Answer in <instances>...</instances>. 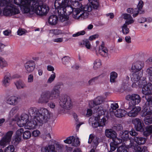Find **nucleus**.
<instances>
[{
    "label": "nucleus",
    "instance_id": "obj_11",
    "mask_svg": "<svg viewBox=\"0 0 152 152\" xmlns=\"http://www.w3.org/2000/svg\"><path fill=\"white\" fill-rule=\"evenodd\" d=\"M73 17L75 18L81 17L84 19L87 18L89 15L88 12L84 11L80 8L75 9L73 12Z\"/></svg>",
    "mask_w": 152,
    "mask_h": 152
},
{
    "label": "nucleus",
    "instance_id": "obj_49",
    "mask_svg": "<svg viewBox=\"0 0 152 152\" xmlns=\"http://www.w3.org/2000/svg\"><path fill=\"white\" fill-rule=\"evenodd\" d=\"M15 148L12 145H10L5 148L4 152H14Z\"/></svg>",
    "mask_w": 152,
    "mask_h": 152
},
{
    "label": "nucleus",
    "instance_id": "obj_10",
    "mask_svg": "<svg viewBox=\"0 0 152 152\" xmlns=\"http://www.w3.org/2000/svg\"><path fill=\"white\" fill-rule=\"evenodd\" d=\"M50 98L49 96V91H45L43 92L41 94L38 99V102L41 104H46L48 103Z\"/></svg>",
    "mask_w": 152,
    "mask_h": 152
},
{
    "label": "nucleus",
    "instance_id": "obj_31",
    "mask_svg": "<svg viewBox=\"0 0 152 152\" xmlns=\"http://www.w3.org/2000/svg\"><path fill=\"white\" fill-rule=\"evenodd\" d=\"M16 88L18 89L24 88L26 87L25 83L21 80H19L14 83Z\"/></svg>",
    "mask_w": 152,
    "mask_h": 152
},
{
    "label": "nucleus",
    "instance_id": "obj_35",
    "mask_svg": "<svg viewBox=\"0 0 152 152\" xmlns=\"http://www.w3.org/2000/svg\"><path fill=\"white\" fill-rule=\"evenodd\" d=\"M146 78L145 77H143L142 79H140L136 83V87L137 86H139V87H143L145 86L147 84V82L146 80Z\"/></svg>",
    "mask_w": 152,
    "mask_h": 152
},
{
    "label": "nucleus",
    "instance_id": "obj_26",
    "mask_svg": "<svg viewBox=\"0 0 152 152\" xmlns=\"http://www.w3.org/2000/svg\"><path fill=\"white\" fill-rule=\"evenodd\" d=\"M45 0H15L16 3L18 4H35L36 2L39 3V2H43Z\"/></svg>",
    "mask_w": 152,
    "mask_h": 152
},
{
    "label": "nucleus",
    "instance_id": "obj_13",
    "mask_svg": "<svg viewBox=\"0 0 152 152\" xmlns=\"http://www.w3.org/2000/svg\"><path fill=\"white\" fill-rule=\"evenodd\" d=\"M129 145H126L128 148H132L134 149V152H145L147 149L146 147H141L140 145L134 143L133 142H131Z\"/></svg>",
    "mask_w": 152,
    "mask_h": 152
},
{
    "label": "nucleus",
    "instance_id": "obj_6",
    "mask_svg": "<svg viewBox=\"0 0 152 152\" xmlns=\"http://www.w3.org/2000/svg\"><path fill=\"white\" fill-rule=\"evenodd\" d=\"M126 99L129 101V108L131 109L132 107L135 106L136 104H138L141 102V98L137 94H133L126 96Z\"/></svg>",
    "mask_w": 152,
    "mask_h": 152
},
{
    "label": "nucleus",
    "instance_id": "obj_42",
    "mask_svg": "<svg viewBox=\"0 0 152 152\" xmlns=\"http://www.w3.org/2000/svg\"><path fill=\"white\" fill-rule=\"evenodd\" d=\"M152 133V125L148 126L146 127V130L144 132V135L147 137L149 136L150 134Z\"/></svg>",
    "mask_w": 152,
    "mask_h": 152
},
{
    "label": "nucleus",
    "instance_id": "obj_7",
    "mask_svg": "<svg viewBox=\"0 0 152 152\" xmlns=\"http://www.w3.org/2000/svg\"><path fill=\"white\" fill-rule=\"evenodd\" d=\"M142 73L140 72H133L130 75L132 81L133 82L132 86L133 87H136V83H137L142 75Z\"/></svg>",
    "mask_w": 152,
    "mask_h": 152
},
{
    "label": "nucleus",
    "instance_id": "obj_53",
    "mask_svg": "<svg viewBox=\"0 0 152 152\" xmlns=\"http://www.w3.org/2000/svg\"><path fill=\"white\" fill-rule=\"evenodd\" d=\"M27 122L23 120L22 119H20V118L17 121L18 125L20 127H22L25 126Z\"/></svg>",
    "mask_w": 152,
    "mask_h": 152
},
{
    "label": "nucleus",
    "instance_id": "obj_60",
    "mask_svg": "<svg viewBox=\"0 0 152 152\" xmlns=\"http://www.w3.org/2000/svg\"><path fill=\"white\" fill-rule=\"evenodd\" d=\"M110 107L113 111L115 110L118 107V104L116 103H112L111 104Z\"/></svg>",
    "mask_w": 152,
    "mask_h": 152
},
{
    "label": "nucleus",
    "instance_id": "obj_24",
    "mask_svg": "<svg viewBox=\"0 0 152 152\" xmlns=\"http://www.w3.org/2000/svg\"><path fill=\"white\" fill-rule=\"evenodd\" d=\"M103 98L101 96L96 98L93 101H90L89 103V107H93L95 105H101L103 101Z\"/></svg>",
    "mask_w": 152,
    "mask_h": 152
},
{
    "label": "nucleus",
    "instance_id": "obj_8",
    "mask_svg": "<svg viewBox=\"0 0 152 152\" xmlns=\"http://www.w3.org/2000/svg\"><path fill=\"white\" fill-rule=\"evenodd\" d=\"M59 102L60 106L65 109H69L72 106L70 99L65 96L61 97Z\"/></svg>",
    "mask_w": 152,
    "mask_h": 152
},
{
    "label": "nucleus",
    "instance_id": "obj_5",
    "mask_svg": "<svg viewBox=\"0 0 152 152\" xmlns=\"http://www.w3.org/2000/svg\"><path fill=\"white\" fill-rule=\"evenodd\" d=\"M5 6L6 7L4 8L3 13L5 16H10L20 13V11L18 7L13 4H11L10 5H8L7 3Z\"/></svg>",
    "mask_w": 152,
    "mask_h": 152
},
{
    "label": "nucleus",
    "instance_id": "obj_45",
    "mask_svg": "<svg viewBox=\"0 0 152 152\" xmlns=\"http://www.w3.org/2000/svg\"><path fill=\"white\" fill-rule=\"evenodd\" d=\"M144 121L145 124L147 125L152 124V117L150 116H146L144 118Z\"/></svg>",
    "mask_w": 152,
    "mask_h": 152
},
{
    "label": "nucleus",
    "instance_id": "obj_16",
    "mask_svg": "<svg viewBox=\"0 0 152 152\" xmlns=\"http://www.w3.org/2000/svg\"><path fill=\"white\" fill-rule=\"evenodd\" d=\"M23 129L22 128L17 131L15 138L13 139L12 142V144L16 145L19 143L21 139L22 135L23 133Z\"/></svg>",
    "mask_w": 152,
    "mask_h": 152
},
{
    "label": "nucleus",
    "instance_id": "obj_62",
    "mask_svg": "<svg viewBox=\"0 0 152 152\" xmlns=\"http://www.w3.org/2000/svg\"><path fill=\"white\" fill-rule=\"evenodd\" d=\"M25 30L21 28H19L17 31V34L18 35L21 36L25 33Z\"/></svg>",
    "mask_w": 152,
    "mask_h": 152
},
{
    "label": "nucleus",
    "instance_id": "obj_27",
    "mask_svg": "<svg viewBox=\"0 0 152 152\" xmlns=\"http://www.w3.org/2000/svg\"><path fill=\"white\" fill-rule=\"evenodd\" d=\"M105 134L107 137L112 139L116 137V132L112 129H106L105 131Z\"/></svg>",
    "mask_w": 152,
    "mask_h": 152
},
{
    "label": "nucleus",
    "instance_id": "obj_25",
    "mask_svg": "<svg viewBox=\"0 0 152 152\" xmlns=\"http://www.w3.org/2000/svg\"><path fill=\"white\" fill-rule=\"evenodd\" d=\"M144 66V64L140 61H137L134 64L132 67L133 72H139Z\"/></svg>",
    "mask_w": 152,
    "mask_h": 152
},
{
    "label": "nucleus",
    "instance_id": "obj_46",
    "mask_svg": "<svg viewBox=\"0 0 152 152\" xmlns=\"http://www.w3.org/2000/svg\"><path fill=\"white\" fill-rule=\"evenodd\" d=\"M146 72L148 75L150 81L152 82V66L147 69Z\"/></svg>",
    "mask_w": 152,
    "mask_h": 152
},
{
    "label": "nucleus",
    "instance_id": "obj_34",
    "mask_svg": "<svg viewBox=\"0 0 152 152\" xmlns=\"http://www.w3.org/2000/svg\"><path fill=\"white\" fill-rule=\"evenodd\" d=\"M14 2L15 4L19 6H23V12L24 13H28L29 12L30 9L28 7V6L31 5V7H32V4H26L23 5L22 4H18V3H16V1L15 0H14Z\"/></svg>",
    "mask_w": 152,
    "mask_h": 152
},
{
    "label": "nucleus",
    "instance_id": "obj_23",
    "mask_svg": "<svg viewBox=\"0 0 152 152\" xmlns=\"http://www.w3.org/2000/svg\"><path fill=\"white\" fill-rule=\"evenodd\" d=\"M128 109L131 110L128 113V115L129 117H135L136 116L139 112L140 111L141 107H136L135 106L132 107L130 109L129 107L128 108Z\"/></svg>",
    "mask_w": 152,
    "mask_h": 152
},
{
    "label": "nucleus",
    "instance_id": "obj_63",
    "mask_svg": "<svg viewBox=\"0 0 152 152\" xmlns=\"http://www.w3.org/2000/svg\"><path fill=\"white\" fill-rule=\"evenodd\" d=\"M40 134V132L38 130H35L33 131L32 133V135L33 137H35L38 136Z\"/></svg>",
    "mask_w": 152,
    "mask_h": 152
},
{
    "label": "nucleus",
    "instance_id": "obj_33",
    "mask_svg": "<svg viewBox=\"0 0 152 152\" xmlns=\"http://www.w3.org/2000/svg\"><path fill=\"white\" fill-rule=\"evenodd\" d=\"M129 132L128 131L126 130L124 132L121 131L120 133V135L121 137L124 140V141L128 140Z\"/></svg>",
    "mask_w": 152,
    "mask_h": 152
},
{
    "label": "nucleus",
    "instance_id": "obj_17",
    "mask_svg": "<svg viewBox=\"0 0 152 152\" xmlns=\"http://www.w3.org/2000/svg\"><path fill=\"white\" fill-rule=\"evenodd\" d=\"M20 100V97L13 96L7 97L6 99V102L8 104L15 106L18 103Z\"/></svg>",
    "mask_w": 152,
    "mask_h": 152
},
{
    "label": "nucleus",
    "instance_id": "obj_18",
    "mask_svg": "<svg viewBox=\"0 0 152 152\" xmlns=\"http://www.w3.org/2000/svg\"><path fill=\"white\" fill-rule=\"evenodd\" d=\"M132 123L134 125V127L137 131H142L143 130L144 125L141 120L138 118H135L132 121Z\"/></svg>",
    "mask_w": 152,
    "mask_h": 152
},
{
    "label": "nucleus",
    "instance_id": "obj_50",
    "mask_svg": "<svg viewBox=\"0 0 152 152\" xmlns=\"http://www.w3.org/2000/svg\"><path fill=\"white\" fill-rule=\"evenodd\" d=\"M23 133V137L24 139H29L31 136V134L29 131H26Z\"/></svg>",
    "mask_w": 152,
    "mask_h": 152
},
{
    "label": "nucleus",
    "instance_id": "obj_39",
    "mask_svg": "<svg viewBox=\"0 0 152 152\" xmlns=\"http://www.w3.org/2000/svg\"><path fill=\"white\" fill-rule=\"evenodd\" d=\"M145 98L147 101L146 104L148 105H152V94H148L145 95Z\"/></svg>",
    "mask_w": 152,
    "mask_h": 152
},
{
    "label": "nucleus",
    "instance_id": "obj_58",
    "mask_svg": "<svg viewBox=\"0 0 152 152\" xmlns=\"http://www.w3.org/2000/svg\"><path fill=\"white\" fill-rule=\"evenodd\" d=\"M100 75L95 77L91 79L88 82L89 85H93V83L96 80H97L98 78L99 77Z\"/></svg>",
    "mask_w": 152,
    "mask_h": 152
},
{
    "label": "nucleus",
    "instance_id": "obj_43",
    "mask_svg": "<svg viewBox=\"0 0 152 152\" xmlns=\"http://www.w3.org/2000/svg\"><path fill=\"white\" fill-rule=\"evenodd\" d=\"M80 9L85 11L90 12L92 10V7L90 4H87L84 7L82 6L80 7Z\"/></svg>",
    "mask_w": 152,
    "mask_h": 152
},
{
    "label": "nucleus",
    "instance_id": "obj_40",
    "mask_svg": "<svg viewBox=\"0 0 152 152\" xmlns=\"http://www.w3.org/2000/svg\"><path fill=\"white\" fill-rule=\"evenodd\" d=\"M110 82L111 83H115V79L117 77V74L114 72H111L110 74Z\"/></svg>",
    "mask_w": 152,
    "mask_h": 152
},
{
    "label": "nucleus",
    "instance_id": "obj_20",
    "mask_svg": "<svg viewBox=\"0 0 152 152\" xmlns=\"http://www.w3.org/2000/svg\"><path fill=\"white\" fill-rule=\"evenodd\" d=\"M64 143L69 144L72 142V145L74 146H77L80 144V141L76 139H75L73 136H70L67 137L66 140L64 141Z\"/></svg>",
    "mask_w": 152,
    "mask_h": 152
},
{
    "label": "nucleus",
    "instance_id": "obj_48",
    "mask_svg": "<svg viewBox=\"0 0 152 152\" xmlns=\"http://www.w3.org/2000/svg\"><path fill=\"white\" fill-rule=\"evenodd\" d=\"M7 65L8 64L4 58L0 57V66L1 68H3L6 67Z\"/></svg>",
    "mask_w": 152,
    "mask_h": 152
},
{
    "label": "nucleus",
    "instance_id": "obj_56",
    "mask_svg": "<svg viewBox=\"0 0 152 152\" xmlns=\"http://www.w3.org/2000/svg\"><path fill=\"white\" fill-rule=\"evenodd\" d=\"M20 118L22 119L23 120L27 122L29 118L28 115L27 114L24 113L21 115Z\"/></svg>",
    "mask_w": 152,
    "mask_h": 152
},
{
    "label": "nucleus",
    "instance_id": "obj_29",
    "mask_svg": "<svg viewBox=\"0 0 152 152\" xmlns=\"http://www.w3.org/2000/svg\"><path fill=\"white\" fill-rule=\"evenodd\" d=\"M58 20V17L56 15H51L49 17L48 20V23L51 25H56L57 23Z\"/></svg>",
    "mask_w": 152,
    "mask_h": 152
},
{
    "label": "nucleus",
    "instance_id": "obj_36",
    "mask_svg": "<svg viewBox=\"0 0 152 152\" xmlns=\"http://www.w3.org/2000/svg\"><path fill=\"white\" fill-rule=\"evenodd\" d=\"M129 24H130L127 23H126L124 24L123 26H122V31L123 34L126 35L129 33V29L128 28L127 26Z\"/></svg>",
    "mask_w": 152,
    "mask_h": 152
},
{
    "label": "nucleus",
    "instance_id": "obj_14",
    "mask_svg": "<svg viewBox=\"0 0 152 152\" xmlns=\"http://www.w3.org/2000/svg\"><path fill=\"white\" fill-rule=\"evenodd\" d=\"M99 139L98 137L92 134L89 135L88 143L91 144V146L94 149H96L99 143Z\"/></svg>",
    "mask_w": 152,
    "mask_h": 152
},
{
    "label": "nucleus",
    "instance_id": "obj_37",
    "mask_svg": "<svg viewBox=\"0 0 152 152\" xmlns=\"http://www.w3.org/2000/svg\"><path fill=\"white\" fill-rule=\"evenodd\" d=\"M70 58L69 56H65L62 59V63L67 66H68L70 64Z\"/></svg>",
    "mask_w": 152,
    "mask_h": 152
},
{
    "label": "nucleus",
    "instance_id": "obj_21",
    "mask_svg": "<svg viewBox=\"0 0 152 152\" xmlns=\"http://www.w3.org/2000/svg\"><path fill=\"white\" fill-rule=\"evenodd\" d=\"M24 66L27 72L30 73L34 71L35 68V64L33 61H29L25 64Z\"/></svg>",
    "mask_w": 152,
    "mask_h": 152
},
{
    "label": "nucleus",
    "instance_id": "obj_64",
    "mask_svg": "<svg viewBox=\"0 0 152 152\" xmlns=\"http://www.w3.org/2000/svg\"><path fill=\"white\" fill-rule=\"evenodd\" d=\"M93 2V3H91V5L92 7V8H93L95 9H97L99 6V3L98 1L95 2Z\"/></svg>",
    "mask_w": 152,
    "mask_h": 152
},
{
    "label": "nucleus",
    "instance_id": "obj_47",
    "mask_svg": "<svg viewBox=\"0 0 152 152\" xmlns=\"http://www.w3.org/2000/svg\"><path fill=\"white\" fill-rule=\"evenodd\" d=\"M101 65V61L99 59H96L94 63V68L95 69L99 68Z\"/></svg>",
    "mask_w": 152,
    "mask_h": 152
},
{
    "label": "nucleus",
    "instance_id": "obj_44",
    "mask_svg": "<svg viewBox=\"0 0 152 152\" xmlns=\"http://www.w3.org/2000/svg\"><path fill=\"white\" fill-rule=\"evenodd\" d=\"M80 45H85L86 47L88 49H90L91 47V45L88 39L82 41L80 42Z\"/></svg>",
    "mask_w": 152,
    "mask_h": 152
},
{
    "label": "nucleus",
    "instance_id": "obj_30",
    "mask_svg": "<svg viewBox=\"0 0 152 152\" xmlns=\"http://www.w3.org/2000/svg\"><path fill=\"white\" fill-rule=\"evenodd\" d=\"M123 16L124 19L127 20L125 23H127V24H131L134 22V21L130 15L125 13L123 14Z\"/></svg>",
    "mask_w": 152,
    "mask_h": 152
},
{
    "label": "nucleus",
    "instance_id": "obj_32",
    "mask_svg": "<svg viewBox=\"0 0 152 152\" xmlns=\"http://www.w3.org/2000/svg\"><path fill=\"white\" fill-rule=\"evenodd\" d=\"M126 111L124 110L119 109L115 112V115L118 118H121L125 116Z\"/></svg>",
    "mask_w": 152,
    "mask_h": 152
},
{
    "label": "nucleus",
    "instance_id": "obj_51",
    "mask_svg": "<svg viewBox=\"0 0 152 152\" xmlns=\"http://www.w3.org/2000/svg\"><path fill=\"white\" fill-rule=\"evenodd\" d=\"M56 77L55 73L53 72H52V74L48 80L47 83H50L53 81Z\"/></svg>",
    "mask_w": 152,
    "mask_h": 152
},
{
    "label": "nucleus",
    "instance_id": "obj_38",
    "mask_svg": "<svg viewBox=\"0 0 152 152\" xmlns=\"http://www.w3.org/2000/svg\"><path fill=\"white\" fill-rule=\"evenodd\" d=\"M143 5L144 3L143 1L142 0L140 1L137 6V10L139 11L140 14H143L144 13V11L142 9Z\"/></svg>",
    "mask_w": 152,
    "mask_h": 152
},
{
    "label": "nucleus",
    "instance_id": "obj_55",
    "mask_svg": "<svg viewBox=\"0 0 152 152\" xmlns=\"http://www.w3.org/2000/svg\"><path fill=\"white\" fill-rule=\"evenodd\" d=\"M118 152H128V151L126 147L123 146H121L117 149Z\"/></svg>",
    "mask_w": 152,
    "mask_h": 152
},
{
    "label": "nucleus",
    "instance_id": "obj_59",
    "mask_svg": "<svg viewBox=\"0 0 152 152\" xmlns=\"http://www.w3.org/2000/svg\"><path fill=\"white\" fill-rule=\"evenodd\" d=\"M112 140H113L112 142H114V143L118 146L119 144L121 143L122 142V140L116 137L113 139H112Z\"/></svg>",
    "mask_w": 152,
    "mask_h": 152
},
{
    "label": "nucleus",
    "instance_id": "obj_61",
    "mask_svg": "<svg viewBox=\"0 0 152 152\" xmlns=\"http://www.w3.org/2000/svg\"><path fill=\"white\" fill-rule=\"evenodd\" d=\"M106 121V119L104 118H102L101 120L99 122V126H105Z\"/></svg>",
    "mask_w": 152,
    "mask_h": 152
},
{
    "label": "nucleus",
    "instance_id": "obj_41",
    "mask_svg": "<svg viewBox=\"0 0 152 152\" xmlns=\"http://www.w3.org/2000/svg\"><path fill=\"white\" fill-rule=\"evenodd\" d=\"M13 134V132L12 131H9L7 133L5 136L3 138L7 140V141L9 142L11 140Z\"/></svg>",
    "mask_w": 152,
    "mask_h": 152
},
{
    "label": "nucleus",
    "instance_id": "obj_57",
    "mask_svg": "<svg viewBox=\"0 0 152 152\" xmlns=\"http://www.w3.org/2000/svg\"><path fill=\"white\" fill-rule=\"evenodd\" d=\"M113 129H115L117 131H121L123 129V127L121 124H117L113 127Z\"/></svg>",
    "mask_w": 152,
    "mask_h": 152
},
{
    "label": "nucleus",
    "instance_id": "obj_22",
    "mask_svg": "<svg viewBox=\"0 0 152 152\" xmlns=\"http://www.w3.org/2000/svg\"><path fill=\"white\" fill-rule=\"evenodd\" d=\"M99 54L104 57H108V50L107 48L104 47V43L103 42L100 46L99 47Z\"/></svg>",
    "mask_w": 152,
    "mask_h": 152
},
{
    "label": "nucleus",
    "instance_id": "obj_54",
    "mask_svg": "<svg viewBox=\"0 0 152 152\" xmlns=\"http://www.w3.org/2000/svg\"><path fill=\"white\" fill-rule=\"evenodd\" d=\"M110 150L109 152H112L115 151L118 146L112 142L110 143Z\"/></svg>",
    "mask_w": 152,
    "mask_h": 152
},
{
    "label": "nucleus",
    "instance_id": "obj_2",
    "mask_svg": "<svg viewBox=\"0 0 152 152\" xmlns=\"http://www.w3.org/2000/svg\"><path fill=\"white\" fill-rule=\"evenodd\" d=\"M69 0H56L54 4L55 9L57 10L58 14L60 16V20L61 22L69 19V17L65 15V12L67 10L70 9L71 7L67 6Z\"/></svg>",
    "mask_w": 152,
    "mask_h": 152
},
{
    "label": "nucleus",
    "instance_id": "obj_52",
    "mask_svg": "<svg viewBox=\"0 0 152 152\" xmlns=\"http://www.w3.org/2000/svg\"><path fill=\"white\" fill-rule=\"evenodd\" d=\"M9 142L3 138L0 140V148H3L5 147L7 143Z\"/></svg>",
    "mask_w": 152,
    "mask_h": 152
},
{
    "label": "nucleus",
    "instance_id": "obj_28",
    "mask_svg": "<svg viewBox=\"0 0 152 152\" xmlns=\"http://www.w3.org/2000/svg\"><path fill=\"white\" fill-rule=\"evenodd\" d=\"M150 91L151 93L152 91V84L151 83H148L145 86H144L142 88V92L145 95L148 94Z\"/></svg>",
    "mask_w": 152,
    "mask_h": 152
},
{
    "label": "nucleus",
    "instance_id": "obj_15",
    "mask_svg": "<svg viewBox=\"0 0 152 152\" xmlns=\"http://www.w3.org/2000/svg\"><path fill=\"white\" fill-rule=\"evenodd\" d=\"M60 86L59 85L55 86L52 90L51 93L49 91V96L50 100L58 98L60 95Z\"/></svg>",
    "mask_w": 152,
    "mask_h": 152
},
{
    "label": "nucleus",
    "instance_id": "obj_3",
    "mask_svg": "<svg viewBox=\"0 0 152 152\" xmlns=\"http://www.w3.org/2000/svg\"><path fill=\"white\" fill-rule=\"evenodd\" d=\"M65 152L64 145L57 142L54 145H49L48 146L43 147L41 148V152Z\"/></svg>",
    "mask_w": 152,
    "mask_h": 152
},
{
    "label": "nucleus",
    "instance_id": "obj_19",
    "mask_svg": "<svg viewBox=\"0 0 152 152\" xmlns=\"http://www.w3.org/2000/svg\"><path fill=\"white\" fill-rule=\"evenodd\" d=\"M94 113L98 114L99 116L104 114L105 110L103 109L102 105H95L93 107H90Z\"/></svg>",
    "mask_w": 152,
    "mask_h": 152
},
{
    "label": "nucleus",
    "instance_id": "obj_9",
    "mask_svg": "<svg viewBox=\"0 0 152 152\" xmlns=\"http://www.w3.org/2000/svg\"><path fill=\"white\" fill-rule=\"evenodd\" d=\"M129 134L131 136H134V140L137 144L139 145L144 144L146 140V139L145 138L137 137L136 136L138 135V133L134 129H132L129 132Z\"/></svg>",
    "mask_w": 152,
    "mask_h": 152
},
{
    "label": "nucleus",
    "instance_id": "obj_1",
    "mask_svg": "<svg viewBox=\"0 0 152 152\" xmlns=\"http://www.w3.org/2000/svg\"><path fill=\"white\" fill-rule=\"evenodd\" d=\"M28 113L33 118L27 124V129H32L35 128L41 124L45 123L50 119L51 112L47 109L40 107L39 109L37 108L31 107L29 109Z\"/></svg>",
    "mask_w": 152,
    "mask_h": 152
},
{
    "label": "nucleus",
    "instance_id": "obj_4",
    "mask_svg": "<svg viewBox=\"0 0 152 152\" xmlns=\"http://www.w3.org/2000/svg\"><path fill=\"white\" fill-rule=\"evenodd\" d=\"M33 9L37 15L42 16L46 15L49 10L48 7L46 5L43 4L40 5L37 2L35 4L32 3Z\"/></svg>",
    "mask_w": 152,
    "mask_h": 152
},
{
    "label": "nucleus",
    "instance_id": "obj_12",
    "mask_svg": "<svg viewBox=\"0 0 152 152\" xmlns=\"http://www.w3.org/2000/svg\"><path fill=\"white\" fill-rule=\"evenodd\" d=\"M16 77L15 75L11 76L9 72H6L4 74L3 78L2 80V85L5 87H8L10 84L11 80Z\"/></svg>",
    "mask_w": 152,
    "mask_h": 152
}]
</instances>
